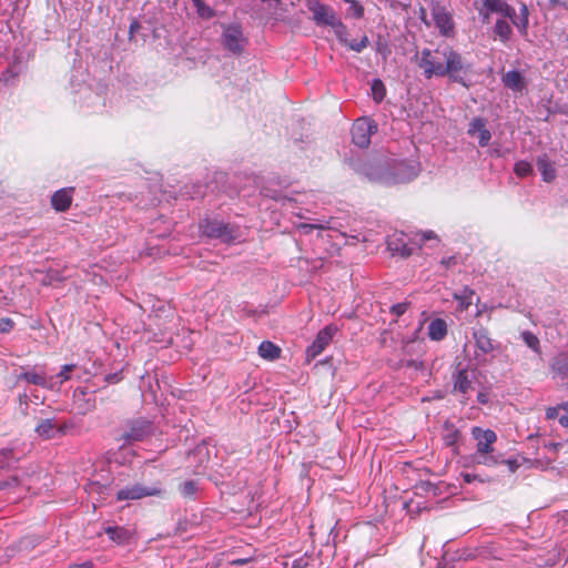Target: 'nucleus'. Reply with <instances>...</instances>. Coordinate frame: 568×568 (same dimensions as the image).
Segmentation results:
<instances>
[{"instance_id":"6","label":"nucleus","mask_w":568,"mask_h":568,"mask_svg":"<svg viewBox=\"0 0 568 568\" xmlns=\"http://www.w3.org/2000/svg\"><path fill=\"white\" fill-rule=\"evenodd\" d=\"M430 11L435 26L440 34L452 37L454 34L455 23L448 9L438 1H432Z\"/></svg>"},{"instance_id":"28","label":"nucleus","mask_w":568,"mask_h":568,"mask_svg":"<svg viewBox=\"0 0 568 568\" xmlns=\"http://www.w3.org/2000/svg\"><path fill=\"white\" fill-rule=\"evenodd\" d=\"M372 95L375 102L379 103L386 95V88L382 80L375 79L371 85Z\"/></svg>"},{"instance_id":"31","label":"nucleus","mask_w":568,"mask_h":568,"mask_svg":"<svg viewBox=\"0 0 568 568\" xmlns=\"http://www.w3.org/2000/svg\"><path fill=\"white\" fill-rule=\"evenodd\" d=\"M197 483L195 480H186L180 486V491L185 498H193L197 493Z\"/></svg>"},{"instance_id":"20","label":"nucleus","mask_w":568,"mask_h":568,"mask_svg":"<svg viewBox=\"0 0 568 568\" xmlns=\"http://www.w3.org/2000/svg\"><path fill=\"white\" fill-rule=\"evenodd\" d=\"M447 335V323L443 318H435L428 325V337L432 341H442Z\"/></svg>"},{"instance_id":"15","label":"nucleus","mask_w":568,"mask_h":568,"mask_svg":"<svg viewBox=\"0 0 568 568\" xmlns=\"http://www.w3.org/2000/svg\"><path fill=\"white\" fill-rule=\"evenodd\" d=\"M74 187H63L55 191L51 196V205L57 212H65L70 209L73 200Z\"/></svg>"},{"instance_id":"9","label":"nucleus","mask_w":568,"mask_h":568,"mask_svg":"<svg viewBox=\"0 0 568 568\" xmlns=\"http://www.w3.org/2000/svg\"><path fill=\"white\" fill-rule=\"evenodd\" d=\"M337 328L333 325H327L321 329L313 343L306 348V361L311 362L316 358L332 342Z\"/></svg>"},{"instance_id":"5","label":"nucleus","mask_w":568,"mask_h":568,"mask_svg":"<svg viewBox=\"0 0 568 568\" xmlns=\"http://www.w3.org/2000/svg\"><path fill=\"white\" fill-rule=\"evenodd\" d=\"M377 132V124L367 118L355 121L352 126V141L355 145L365 149L371 144V138Z\"/></svg>"},{"instance_id":"13","label":"nucleus","mask_w":568,"mask_h":568,"mask_svg":"<svg viewBox=\"0 0 568 568\" xmlns=\"http://www.w3.org/2000/svg\"><path fill=\"white\" fill-rule=\"evenodd\" d=\"M150 433V424L144 419L131 420L128 429L122 434L121 438L125 442H141Z\"/></svg>"},{"instance_id":"29","label":"nucleus","mask_w":568,"mask_h":568,"mask_svg":"<svg viewBox=\"0 0 568 568\" xmlns=\"http://www.w3.org/2000/svg\"><path fill=\"white\" fill-rule=\"evenodd\" d=\"M520 14H521V18L519 19V21H517L515 19V17H513V19H510V20L517 27V29L519 30V32L521 34H526L529 21H528V9L525 4L520 9Z\"/></svg>"},{"instance_id":"47","label":"nucleus","mask_w":568,"mask_h":568,"mask_svg":"<svg viewBox=\"0 0 568 568\" xmlns=\"http://www.w3.org/2000/svg\"><path fill=\"white\" fill-rule=\"evenodd\" d=\"M139 29H140V23L136 20L132 21L130 24V36H132Z\"/></svg>"},{"instance_id":"2","label":"nucleus","mask_w":568,"mask_h":568,"mask_svg":"<svg viewBox=\"0 0 568 568\" xmlns=\"http://www.w3.org/2000/svg\"><path fill=\"white\" fill-rule=\"evenodd\" d=\"M166 494L163 481L154 479L149 483H134L116 491L118 501H135L148 497L163 498Z\"/></svg>"},{"instance_id":"55","label":"nucleus","mask_w":568,"mask_h":568,"mask_svg":"<svg viewBox=\"0 0 568 568\" xmlns=\"http://www.w3.org/2000/svg\"><path fill=\"white\" fill-rule=\"evenodd\" d=\"M70 568H91V564H83V565H74Z\"/></svg>"},{"instance_id":"25","label":"nucleus","mask_w":568,"mask_h":568,"mask_svg":"<svg viewBox=\"0 0 568 568\" xmlns=\"http://www.w3.org/2000/svg\"><path fill=\"white\" fill-rule=\"evenodd\" d=\"M473 462L478 465H484L487 467H495V466L504 463V460L500 458V456H496V455H494V453L474 454Z\"/></svg>"},{"instance_id":"7","label":"nucleus","mask_w":568,"mask_h":568,"mask_svg":"<svg viewBox=\"0 0 568 568\" xmlns=\"http://www.w3.org/2000/svg\"><path fill=\"white\" fill-rule=\"evenodd\" d=\"M475 371H469L467 367H460L458 365L456 371L452 375L453 379V394L462 395L460 402L466 404L469 390L473 388V377Z\"/></svg>"},{"instance_id":"27","label":"nucleus","mask_w":568,"mask_h":568,"mask_svg":"<svg viewBox=\"0 0 568 568\" xmlns=\"http://www.w3.org/2000/svg\"><path fill=\"white\" fill-rule=\"evenodd\" d=\"M475 291L470 287H464L459 294H454V298L460 304L462 310H467L473 303Z\"/></svg>"},{"instance_id":"22","label":"nucleus","mask_w":568,"mask_h":568,"mask_svg":"<svg viewBox=\"0 0 568 568\" xmlns=\"http://www.w3.org/2000/svg\"><path fill=\"white\" fill-rule=\"evenodd\" d=\"M258 355L264 359L274 361L281 356V348L270 341H264L258 346Z\"/></svg>"},{"instance_id":"32","label":"nucleus","mask_w":568,"mask_h":568,"mask_svg":"<svg viewBox=\"0 0 568 568\" xmlns=\"http://www.w3.org/2000/svg\"><path fill=\"white\" fill-rule=\"evenodd\" d=\"M514 172L519 178H526L532 173V166L527 161H518L515 163Z\"/></svg>"},{"instance_id":"51","label":"nucleus","mask_w":568,"mask_h":568,"mask_svg":"<svg viewBox=\"0 0 568 568\" xmlns=\"http://www.w3.org/2000/svg\"><path fill=\"white\" fill-rule=\"evenodd\" d=\"M559 423L564 427H568V415H562L559 417Z\"/></svg>"},{"instance_id":"41","label":"nucleus","mask_w":568,"mask_h":568,"mask_svg":"<svg viewBox=\"0 0 568 568\" xmlns=\"http://www.w3.org/2000/svg\"><path fill=\"white\" fill-rule=\"evenodd\" d=\"M560 409H561L560 405L554 406V407H548L546 409V418L549 420L557 418Z\"/></svg>"},{"instance_id":"38","label":"nucleus","mask_w":568,"mask_h":568,"mask_svg":"<svg viewBox=\"0 0 568 568\" xmlns=\"http://www.w3.org/2000/svg\"><path fill=\"white\" fill-rule=\"evenodd\" d=\"M408 307H409V303L403 302V303L393 305L390 308V312L396 316H400L408 310Z\"/></svg>"},{"instance_id":"34","label":"nucleus","mask_w":568,"mask_h":568,"mask_svg":"<svg viewBox=\"0 0 568 568\" xmlns=\"http://www.w3.org/2000/svg\"><path fill=\"white\" fill-rule=\"evenodd\" d=\"M75 368L74 364L63 365L57 377L60 379V384L69 381L71 378V372Z\"/></svg>"},{"instance_id":"16","label":"nucleus","mask_w":568,"mask_h":568,"mask_svg":"<svg viewBox=\"0 0 568 568\" xmlns=\"http://www.w3.org/2000/svg\"><path fill=\"white\" fill-rule=\"evenodd\" d=\"M550 366L552 377L568 385V353L558 354Z\"/></svg>"},{"instance_id":"39","label":"nucleus","mask_w":568,"mask_h":568,"mask_svg":"<svg viewBox=\"0 0 568 568\" xmlns=\"http://www.w3.org/2000/svg\"><path fill=\"white\" fill-rule=\"evenodd\" d=\"M14 327V322L9 318L4 317L0 320V333H9Z\"/></svg>"},{"instance_id":"17","label":"nucleus","mask_w":568,"mask_h":568,"mask_svg":"<svg viewBox=\"0 0 568 568\" xmlns=\"http://www.w3.org/2000/svg\"><path fill=\"white\" fill-rule=\"evenodd\" d=\"M65 426H57L53 418H47L39 422L36 426L34 432L37 435L43 439H51L54 437L55 433L63 434Z\"/></svg>"},{"instance_id":"1","label":"nucleus","mask_w":568,"mask_h":568,"mask_svg":"<svg viewBox=\"0 0 568 568\" xmlns=\"http://www.w3.org/2000/svg\"><path fill=\"white\" fill-rule=\"evenodd\" d=\"M415 60L426 79L448 77L452 81L468 87L460 75L468 67L465 65L460 53L450 45L438 47L435 50L424 49L420 54L415 55Z\"/></svg>"},{"instance_id":"33","label":"nucleus","mask_w":568,"mask_h":568,"mask_svg":"<svg viewBox=\"0 0 568 568\" xmlns=\"http://www.w3.org/2000/svg\"><path fill=\"white\" fill-rule=\"evenodd\" d=\"M193 6L196 9V12L202 18H212L213 17V10L206 6L204 0H191Z\"/></svg>"},{"instance_id":"10","label":"nucleus","mask_w":568,"mask_h":568,"mask_svg":"<svg viewBox=\"0 0 568 568\" xmlns=\"http://www.w3.org/2000/svg\"><path fill=\"white\" fill-rule=\"evenodd\" d=\"M471 435L477 440L475 454L494 453V444L497 442V435L494 430L476 426L473 427Z\"/></svg>"},{"instance_id":"11","label":"nucleus","mask_w":568,"mask_h":568,"mask_svg":"<svg viewBox=\"0 0 568 568\" xmlns=\"http://www.w3.org/2000/svg\"><path fill=\"white\" fill-rule=\"evenodd\" d=\"M311 10L313 12V19L317 24L331 26L333 28L341 29L345 28L328 6L316 3Z\"/></svg>"},{"instance_id":"54","label":"nucleus","mask_w":568,"mask_h":568,"mask_svg":"<svg viewBox=\"0 0 568 568\" xmlns=\"http://www.w3.org/2000/svg\"><path fill=\"white\" fill-rule=\"evenodd\" d=\"M420 19L429 26V23L426 21V10L424 8L420 9Z\"/></svg>"},{"instance_id":"52","label":"nucleus","mask_w":568,"mask_h":568,"mask_svg":"<svg viewBox=\"0 0 568 568\" xmlns=\"http://www.w3.org/2000/svg\"><path fill=\"white\" fill-rule=\"evenodd\" d=\"M435 237V234L433 231H429V232H426L423 234V240L424 241H427V240H430V239H434Z\"/></svg>"},{"instance_id":"30","label":"nucleus","mask_w":568,"mask_h":568,"mask_svg":"<svg viewBox=\"0 0 568 568\" xmlns=\"http://www.w3.org/2000/svg\"><path fill=\"white\" fill-rule=\"evenodd\" d=\"M521 338L529 348L540 354V342L534 333L525 331L521 333Z\"/></svg>"},{"instance_id":"4","label":"nucleus","mask_w":568,"mask_h":568,"mask_svg":"<svg viewBox=\"0 0 568 568\" xmlns=\"http://www.w3.org/2000/svg\"><path fill=\"white\" fill-rule=\"evenodd\" d=\"M475 7L483 23H488L494 13L509 19L516 17L515 9L506 0H480L475 2Z\"/></svg>"},{"instance_id":"21","label":"nucleus","mask_w":568,"mask_h":568,"mask_svg":"<svg viewBox=\"0 0 568 568\" xmlns=\"http://www.w3.org/2000/svg\"><path fill=\"white\" fill-rule=\"evenodd\" d=\"M493 31L495 37L504 44H506L513 36L511 26L505 19H498L495 22Z\"/></svg>"},{"instance_id":"19","label":"nucleus","mask_w":568,"mask_h":568,"mask_svg":"<svg viewBox=\"0 0 568 568\" xmlns=\"http://www.w3.org/2000/svg\"><path fill=\"white\" fill-rule=\"evenodd\" d=\"M462 437L460 430L452 423L444 424L443 440L447 447H453L457 450V443Z\"/></svg>"},{"instance_id":"44","label":"nucleus","mask_w":568,"mask_h":568,"mask_svg":"<svg viewBox=\"0 0 568 568\" xmlns=\"http://www.w3.org/2000/svg\"><path fill=\"white\" fill-rule=\"evenodd\" d=\"M477 400H478V403L485 405L489 402V396L487 393L480 392L477 395Z\"/></svg>"},{"instance_id":"8","label":"nucleus","mask_w":568,"mask_h":568,"mask_svg":"<svg viewBox=\"0 0 568 568\" xmlns=\"http://www.w3.org/2000/svg\"><path fill=\"white\" fill-rule=\"evenodd\" d=\"M246 40L240 24L232 23L225 26L222 34V43L225 49L233 53H241Z\"/></svg>"},{"instance_id":"48","label":"nucleus","mask_w":568,"mask_h":568,"mask_svg":"<svg viewBox=\"0 0 568 568\" xmlns=\"http://www.w3.org/2000/svg\"><path fill=\"white\" fill-rule=\"evenodd\" d=\"M105 381L109 383H118L120 381V377L118 374H110L105 377Z\"/></svg>"},{"instance_id":"36","label":"nucleus","mask_w":568,"mask_h":568,"mask_svg":"<svg viewBox=\"0 0 568 568\" xmlns=\"http://www.w3.org/2000/svg\"><path fill=\"white\" fill-rule=\"evenodd\" d=\"M348 11L352 13L353 17L359 19L364 16V8L362 4H359L357 1L352 0L351 7Z\"/></svg>"},{"instance_id":"3","label":"nucleus","mask_w":568,"mask_h":568,"mask_svg":"<svg viewBox=\"0 0 568 568\" xmlns=\"http://www.w3.org/2000/svg\"><path fill=\"white\" fill-rule=\"evenodd\" d=\"M471 336L475 343V359L478 364H484L487 356L498 348V343L491 337L488 328L481 325L473 329Z\"/></svg>"},{"instance_id":"53","label":"nucleus","mask_w":568,"mask_h":568,"mask_svg":"<svg viewBox=\"0 0 568 568\" xmlns=\"http://www.w3.org/2000/svg\"><path fill=\"white\" fill-rule=\"evenodd\" d=\"M400 254H402L403 256H406V257H407V256L412 255V250H410V248H407L406 246H404V247H403V250H402V252H400Z\"/></svg>"},{"instance_id":"45","label":"nucleus","mask_w":568,"mask_h":568,"mask_svg":"<svg viewBox=\"0 0 568 568\" xmlns=\"http://www.w3.org/2000/svg\"><path fill=\"white\" fill-rule=\"evenodd\" d=\"M18 480L16 477H13L11 480H0V489H6L12 484H17Z\"/></svg>"},{"instance_id":"12","label":"nucleus","mask_w":568,"mask_h":568,"mask_svg":"<svg viewBox=\"0 0 568 568\" xmlns=\"http://www.w3.org/2000/svg\"><path fill=\"white\" fill-rule=\"evenodd\" d=\"M204 234L214 239H222L223 241H232L234 240L233 230L229 224L216 221V220H206L202 225Z\"/></svg>"},{"instance_id":"23","label":"nucleus","mask_w":568,"mask_h":568,"mask_svg":"<svg viewBox=\"0 0 568 568\" xmlns=\"http://www.w3.org/2000/svg\"><path fill=\"white\" fill-rule=\"evenodd\" d=\"M104 532L109 536L111 540L120 545L126 544L130 539V532L124 527L110 526L104 529Z\"/></svg>"},{"instance_id":"42","label":"nucleus","mask_w":568,"mask_h":568,"mask_svg":"<svg viewBox=\"0 0 568 568\" xmlns=\"http://www.w3.org/2000/svg\"><path fill=\"white\" fill-rule=\"evenodd\" d=\"M549 6L552 9L560 7L565 10H568V2L562 0H549Z\"/></svg>"},{"instance_id":"56","label":"nucleus","mask_w":568,"mask_h":568,"mask_svg":"<svg viewBox=\"0 0 568 568\" xmlns=\"http://www.w3.org/2000/svg\"><path fill=\"white\" fill-rule=\"evenodd\" d=\"M560 407H561V409H564L565 412H567V415H568V402H567V403H562V404H560Z\"/></svg>"},{"instance_id":"24","label":"nucleus","mask_w":568,"mask_h":568,"mask_svg":"<svg viewBox=\"0 0 568 568\" xmlns=\"http://www.w3.org/2000/svg\"><path fill=\"white\" fill-rule=\"evenodd\" d=\"M537 168L545 182H551L556 178V170L546 155L538 158Z\"/></svg>"},{"instance_id":"58","label":"nucleus","mask_w":568,"mask_h":568,"mask_svg":"<svg viewBox=\"0 0 568 568\" xmlns=\"http://www.w3.org/2000/svg\"><path fill=\"white\" fill-rule=\"evenodd\" d=\"M345 1L348 2V3H352V0H345Z\"/></svg>"},{"instance_id":"14","label":"nucleus","mask_w":568,"mask_h":568,"mask_svg":"<svg viewBox=\"0 0 568 568\" xmlns=\"http://www.w3.org/2000/svg\"><path fill=\"white\" fill-rule=\"evenodd\" d=\"M467 133L473 138H477L480 146H487L491 139V133L486 128V120L481 116L471 120Z\"/></svg>"},{"instance_id":"18","label":"nucleus","mask_w":568,"mask_h":568,"mask_svg":"<svg viewBox=\"0 0 568 568\" xmlns=\"http://www.w3.org/2000/svg\"><path fill=\"white\" fill-rule=\"evenodd\" d=\"M504 85L515 92H521L526 88L525 79L517 70H510L503 74Z\"/></svg>"},{"instance_id":"40","label":"nucleus","mask_w":568,"mask_h":568,"mask_svg":"<svg viewBox=\"0 0 568 568\" xmlns=\"http://www.w3.org/2000/svg\"><path fill=\"white\" fill-rule=\"evenodd\" d=\"M316 229L323 230L324 226L321 224H310V223H301L298 225V230L302 231L306 235L311 234L313 232V230H316Z\"/></svg>"},{"instance_id":"46","label":"nucleus","mask_w":568,"mask_h":568,"mask_svg":"<svg viewBox=\"0 0 568 568\" xmlns=\"http://www.w3.org/2000/svg\"><path fill=\"white\" fill-rule=\"evenodd\" d=\"M442 264L445 265L446 267H449V266L456 264V258L454 256H449L447 258H443L442 260Z\"/></svg>"},{"instance_id":"43","label":"nucleus","mask_w":568,"mask_h":568,"mask_svg":"<svg viewBox=\"0 0 568 568\" xmlns=\"http://www.w3.org/2000/svg\"><path fill=\"white\" fill-rule=\"evenodd\" d=\"M463 479H464L465 483H468V484H470V483H473L475 480L484 481L483 479H480L478 477V475L468 474V473L467 474H463Z\"/></svg>"},{"instance_id":"26","label":"nucleus","mask_w":568,"mask_h":568,"mask_svg":"<svg viewBox=\"0 0 568 568\" xmlns=\"http://www.w3.org/2000/svg\"><path fill=\"white\" fill-rule=\"evenodd\" d=\"M19 378L28 382L29 384L49 387L45 375L43 373H37L33 371L24 372L19 376Z\"/></svg>"},{"instance_id":"50","label":"nucleus","mask_w":568,"mask_h":568,"mask_svg":"<svg viewBox=\"0 0 568 568\" xmlns=\"http://www.w3.org/2000/svg\"><path fill=\"white\" fill-rule=\"evenodd\" d=\"M246 562H248V559H246V558H239V559H234V560L231 561V564L233 566H243Z\"/></svg>"},{"instance_id":"37","label":"nucleus","mask_w":568,"mask_h":568,"mask_svg":"<svg viewBox=\"0 0 568 568\" xmlns=\"http://www.w3.org/2000/svg\"><path fill=\"white\" fill-rule=\"evenodd\" d=\"M14 458L12 449H1L0 450V466L3 467L8 465L10 460Z\"/></svg>"},{"instance_id":"57","label":"nucleus","mask_w":568,"mask_h":568,"mask_svg":"<svg viewBox=\"0 0 568 568\" xmlns=\"http://www.w3.org/2000/svg\"><path fill=\"white\" fill-rule=\"evenodd\" d=\"M558 446H560V444H555L554 445L555 449H558Z\"/></svg>"},{"instance_id":"49","label":"nucleus","mask_w":568,"mask_h":568,"mask_svg":"<svg viewBox=\"0 0 568 568\" xmlns=\"http://www.w3.org/2000/svg\"><path fill=\"white\" fill-rule=\"evenodd\" d=\"M506 463L511 471H515L518 468V463L516 459H509Z\"/></svg>"},{"instance_id":"35","label":"nucleus","mask_w":568,"mask_h":568,"mask_svg":"<svg viewBox=\"0 0 568 568\" xmlns=\"http://www.w3.org/2000/svg\"><path fill=\"white\" fill-rule=\"evenodd\" d=\"M368 44V38L364 36L359 41H351L347 43L348 48L355 52L363 51Z\"/></svg>"}]
</instances>
